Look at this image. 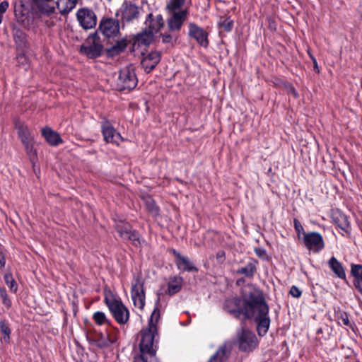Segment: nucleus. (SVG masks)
Masks as SVG:
<instances>
[{
    "instance_id": "34",
    "label": "nucleus",
    "mask_w": 362,
    "mask_h": 362,
    "mask_svg": "<svg viewBox=\"0 0 362 362\" xmlns=\"http://www.w3.org/2000/svg\"><path fill=\"white\" fill-rule=\"evenodd\" d=\"M186 0H168L166 4L167 11H181Z\"/></svg>"
},
{
    "instance_id": "45",
    "label": "nucleus",
    "mask_w": 362,
    "mask_h": 362,
    "mask_svg": "<svg viewBox=\"0 0 362 362\" xmlns=\"http://www.w3.org/2000/svg\"><path fill=\"white\" fill-rule=\"evenodd\" d=\"M16 60H17V63L19 66H28V59L24 54L21 53V54H18L16 57Z\"/></svg>"
},
{
    "instance_id": "8",
    "label": "nucleus",
    "mask_w": 362,
    "mask_h": 362,
    "mask_svg": "<svg viewBox=\"0 0 362 362\" xmlns=\"http://www.w3.org/2000/svg\"><path fill=\"white\" fill-rule=\"evenodd\" d=\"M237 344L243 352H251L258 345L256 335L250 330L242 327L237 333Z\"/></svg>"
},
{
    "instance_id": "20",
    "label": "nucleus",
    "mask_w": 362,
    "mask_h": 362,
    "mask_svg": "<svg viewBox=\"0 0 362 362\" xmlns=\"http://www.w3.org/2000/svg\"><path fill=\"white\" fill-rule=\"evenodd\" d=\"M117 329H111L107 331V334L100 333L95 339V344L100 348L108 347L115 343L117 339Z\"/></svg>"
},
{
    "instance_id": "21",
    "label": "nucleus",
    "mask_w": 362,
    "mask_h": 362,
    "mask_svg": "<svg viewBox=\"0 0 362 362\" xmlns=\"http://www.w3.org/2000/svg\"><path fill=\"white\" fill-rule=\"evenodd\" d=\"M145 24L146 25L145 29L151 31V33L154 35L163 27L164 21L161 15L158 14L154 16L152 13H149L147 16Z\"/></svg>"
},
{
    "instance_id": "3",
    "label": "nucleus",
    "mask_w": 362,
    "mask_h": 362,
    "mask_svg": "<svg viewBox=\"0 0 362 362\" xmlns=\"http://www.w3.org/2000/svg\"><path fill=\"white\" fill-rule=\"evenodd\" d=\"M254 300L256 304L254 307L253 315L250 318H253L257 322V330L259 336H264L269 328L270 318L268 316L269 306L265 301L263 293L262 296L253 295Z\"/></svg>"
},
{
    "instance_id": "54",
    "label": "nucleus",
    "mask_w": 362,
    "mask_h": 362,
    "mask_svg": "<svg viewBox=\"0 0 362 362\" xmlns=\"http://www.w3.org/2000/svg\"><path fill=\"white\" fill-rule=\"evenodd\" d=\"M244 281H244V279H240L237 280V281H236V284H237V285H240V284H241V283H243Z\"/></svg>"
},
{
    "instance_id": "51",
    "label": "nucleus",
    "mask_w": 362,
    "mask_h": 362,
    "mask_svg": "<svg viewBox=\"0 0 362 362\" xmlns=\"http://www.w3.org/2000/svg\"><path fill=\"white\" fill-rule=\"evenodd\" d=\"M310 54V58H311V59H312V61L313 62L314 69L317 72H319L318 66H317V63L316 59L311 54Z\"/></svg>"
},
{
    "instance_id": "42",
    "label": "nucleus",
    "mask_w": 362,
    "mask_h": 362,
    "mask_svg": "<svg viewBox=\"0 0 362 362\" xmlns=\"http://www.w3.org/2000/svg\"><path fill=\"white\" fill-rule=\"evenodd\" d=\"M0 331L5 335L4 337V341L8 342L10 339L11 329L8 326L2 321L0 322Z\"/></svg>"
},
{
    "instance_id": "11",
    "label": "nucleus",
    "mask_w": 362,
    "mask_h": 362,
    "mask_svg": "<svg viewBox=\"0 0 362 362\" xmlns=\"http://www.w3.org/2000/svg\"><path fill=\"white\" fill-rule=\"evenodd\" d=\"M119 21L112 18H103L98 30L106 38L115 37L119 34Z\"/></svg>"
},
{
    "instance_id": "32",
    "label": "nucleus",
    "mask_w": 362,
    "mask_h": 362,
    "mask_svg": "<svg viewBox=\"0 0 362 362\" xmlns=\"http://www.w3.org/2000/svg\"><path fill=\"white\" fill-rule=\"evenodd\" d=\"M132 229V227L128 223L120 221L115 225V230L123 240L126 238V236Z\"/></svg>"
},
{
    "instance_id": "26",
    "label": "nucleus",
    "mask_w": 362,
    "mask_h": 362,
    "mask_svg": "<svg viewBox=\"0 0 362 362\" xmlns=\"http://www.w3.org/2000/svg\"><path fill=\"white\" fill-rule=\"evenodd\" d=\"M42 134L47 143L51 146H55L63 143V140L60 137V135L49 127L43 128L42 129Z\"/></svg>"
},
{
    "instance_id": "6",
    "label": "nucleus",
    "mask_w": 362,
    "mask_h": 362,
    "mask_svg": "<svg viewBox=\"0 0 362 362\" xmlns=\"http://www.w3.org/2000/svg\"><path fill=\"white\" fill-rule=\"evenodd\" d=\"M138 83V80L132 66H128L120 70L117 80V89L119 91L131 90L134 89Z\"/></svg>"
},
{
    "instance_id": "4",
    "label": "nucleus",
    "mask_w": 362,
    "mask_h": 362,
    "mask_svg": "<svg viewBox=\"0 0 362 362\" xmlns=\"http://www.w3.org/2000/svg\"><path fill=\"white\" fill-rule=\"evenodd\" d=\"M78 0H30L33 9H37L40 13L45 15H50L55 11V6L62 15L69 13L74 9Z\"/></svg>"
},
{
    "instance_id": "52",
    "label": "nucleus",
    "mask_w": 362,
    "mask_h": 362,
    "mask_svg": "<svg viewBox=\"0 0 362 362\" xmlns=\"http://www.w3.org/2000/svg\"><path fill=\"white\" fill-rule=\"evenodd\" d=\"M135 362H147V359L145 356L140 355L139 357L135 361Z\"/></svg>"
},
{
    "instance_id": "31",
    "label": "nucleus",
    "mask_w": 362,
    "mask_h": 362,
    "mask_svg": "<svg viewBox=\"0 0 362 362\" xmlns=\"http://www.w3.org/2000/svg\"><path fill=\"white\" fill-rule=\"evenodd\" d=\"M334 222L337 226L346 233L351 231V225L348 221V218L344 214H339L338 216L333 218Z\"/></svg>"
},
{
    "instance_id": "24",
    "label": "nucleus",
    "mask_w": 362,
    "mask_h": 362,
    "mask_svg": "<svg viewBox=\"0 0 362 362\" xmlns=\"http://www.w3.org/2000/svg\"><path fill=\"white\" fill-rule=\"evenodd\" d=\"M153 36L151 31L144 29L134 37V46H148L153 42Z\"/></svg>"
},
{
    "instance_id": "38",
    "label": "nucleus",
    "mask_w": 362,
    "mask_h": 362,
    "mask_svg": "<svg viewBox=\"0 0 362 362\" xmlns=\"http://www.w3.org/2000/svg\"><path fill=\"white\" fill-rule=\"evenodd\" d=\"M145 204L148 212H150L154 216L158 215L159 209L156 206L155 202L151 197H148L146 199Z\"/></svg>"
},
{
    "instance_id": "46",
    "label": "nucleus",
    "mask_w": 362,
    "mask_h": 362,
    "mask_svg": "<svg viewBox=\"0 0 362 362\" xmlns=\"http://www.w3.org/2000/svg\"><path fill=\"white\" fill-rule=\"evenodd\" d=\"M9 6V4L7 1H4L0 3V24L3 20V14L6 11Z\"/></svg>"
},
{
    "instance_id": "36",
    "label": "nucleus",
    "mask_w": 362,
    "mask_h": 362,
    "mask_svg": "<svg viewBox=\"0 0 362 362\" xmlns=\"http://www.w3.org/2000/svg\"><path fill=\"white\" fill-rule=\"evenodd\" d=\"M4 281L6 285L9 287L10 291L13 293H16L18 290V285L11 273L5 274Z\"/></svg>"
},
{
    "instance_id": "25",
    "label": "nucleus",
    "mask_w": 362,
    "mask_h": 362,
    "mask_svg": "<svg viewBox=\"0 0 362 362\" xmlns=\"http://www.w3.org/2000/svg\"><path fill=\"white\" fill-rule=\"evenodd\" d=\"M15 127L22 144L32 141L33 140V136H32L28 126L25 124L24 122L16 121L15 122Z\"/></svg>"
},
{
    "instance_id": "49",
    "label": "nucleus",
    "mask_w": 362,
    "mask_h": 362,
    "mask_svg": "<svg viewBox=\"0 0 362 362\" xmlns=\"http://www.w3.org/2000/svg\"><path fill=\"white\" fill-rule=\"evenodd\" d=\"M288 93L292 94L294 98H298V94L297 91L296 90V89L293 86H290L288 88Z\"/></svg>"
},
{
    "instance_id": "41",
    "label": "nucleus",
    "mask_w": 362,
    "mask_h": 362,
    "mask_svg": "<svg viewBox=\"0 0 362 362\" xmlns=\"http://www.w3.org/2000/svg\"><path fill=\"white\" fill-rule=\"evenodd\" d=\"M160 36L163 43H168L173 45L177 41V37L170 33H163L161 34Z\"/></svg>"
},
{
    "instance_id": "2",
    "label": "nucleus",
    "mask_w": 362,
    "mask_h": 362,
    "mask_svg": "<svg viewBox=\"0 0 362 362\" xmlns=\"http://www.w3.org/2000/svg\"><path fill=\"white\" fill-rule=\"evenodd\" d=\"M159 320L160 310L156 308L151 315L148 326L140 331L141 337L139 343L141 355L148 354L153 357L156 356L159 338L157 327Z\"/></svg>"
},
{
    "instance_id": "22",
    "label": "nucleus",
    "mask_w": 362,
    "mask_h": 362,
    "mask_svg": "<svg viewBox=\"0 0 362 362\" xmlns=\"http://www.w3.org/2000/svg\"><path fill=\"white\" fill-rule=\"evenodd\" d=\"M173 253L177 258L175 263L179 269L187 272L197 271V269L192 264L189 258L182 255L175 250H173Z\"/></svg>"
},
{
    "instance_id": "35",
    "label": "nucleus",
    "mask_w": 362,
    "mask_h": 362,
    "mask_svg": "<svg viewBox=\"0 0 362 362\" xmlns=\"http://www.w3.org/2000/svg\"><path fill=\"white\" fill-rule=\"evenodd\" d=\"M25 147L27 155L28 156L30 160L32 162H34L37 158L36 151L34 149L33 146V140L32 141H28L23 144Z\"/></svg>"
},
{
    "instance_id": "53",
    "label": "nucleus",
    "mask_w": 362,
    "mask_h": 362,
    "mask_svg": "<svg viewBox=\"0 0 362 362\" xmlns=\"http://www.w3.org/2000/svg\"><path fill=\"white\" fill-rule=\"evenodd\" d=\"M225 256V253L223 251H219L218 252H217L216 254V258L217 259H219V258H223Z\"/></svg>"
},
{
    "instance_id": "28",
    "label": "nucleus",
    "mask_w": 362,
    "mask_h": 362,
    "mask_svg": "<svg viewBox=\"0 0 362 362\" xmlns=\"http://www.w3.org/2000/svg\"><path fill=\"white\" fill-rule=\"evenodd\" d=\"M351 274L355 277L354 285L362 295V265L352 264Z\"/></svg>"
},
{
    "instance_id": "40",
    "label": "nucleus",
    "mask_w": 362,
    "mask_h": 362,
    "mask_svg": "<svg viewBox=\"0 0 362 362\" xmlns=\"http://www.w3.org/2000/svg\"><path fill=\"white\" fill-rule=\"evenodd\" d=\"M0 297L2 300V303L8 308L11 307V300L8 296L6 291L4 288H0Z\"/></svg>"
},
{
    "instance_id": "13",
    "label": "nucleus",
    "mask_w": 362,
    "mask_h": 362,
    "mask_svg": "<svg viewBox=\"0 0 362 362\" xmlns=\"http://www.w3.org/2000/svg\"><path fill=\"white\" fill-rule=\"evenodd\" d=\"M76 18L79 25L84 30H90L97 24V16L95 12L88 8H79L76 12Z\"/></svg>"
},
{
    "instance_id": "10",
    "label": "nucleus",
    "mask_w": 362,
    "mask_h": 362,
    "mask_svg": "<svg viewBox=\"0 0 362 362\" xmlns=\"http://www.w3.org/2000/svg\"><path fill=\"white\" fill-rule=\"evenodd\" d=\"M131 294L134 305L139 309H143L145 305V293L141 275L134 276Z\"/></svg>"
},
{
    "instance_id": "23",
    "label": "nucleus",
    "mask_w": 362,
    "mask_h": 362,
    "mask_svg": "<svg viewBox=\"0 0 362 362\" xmlns=\"http://www.w3.org/2000/svg\"><path fill=\"white\" fill-rule=\"evenodd\" d=\"M257 262L254 259L250 258L244 267L238 268L235 273L238 275H243L248 279H252L257 271Z\"/></svg>"
},
{
    "instance_id": "47",
    "label": "nucleus",
    "mask_w": 362,
    "mask_h": 362,
    "mask_svg": "<svg viewBox=\"0 0 362 362\" xmlns=\"http://www.w3.org/2000/svg\"><path fill=\"white\" fill-rule=\"evenodd\" d=\"M339 323H342L344 325L349 326L350 325V322L349 320V317L347 313H341L339 316Z\"/></svg>"
},
{
    "instance_id": "14",
    "label": "nucleus",
    "mask_w": 362,
    "mask_h": 362,
    "mask_svg": "<svg viewBox=\"0 0 362 362\" xmlns=\"http://www.w3.org/2000/svg\"><path fill=\"white\" fill-rule=\"evenodd\" d=\"M168 12L169 13V17L167 20V24L169 30L171 32L179 31L187 18L188 13L187 11L185 9Z\"/></svg>"
},
{
    "instance_id": "12",
    "label": "nucleus",
    "mask_w": 362,
    "mask_h": 362,
    "mask_svg": "<svg viewBox=\"0 0 362 362\" xmlns=\"http://www.w3.org/2000/svg\"><path fill=\"white\" fill-rule=\"evenodd\" d=\"M305 247L315 253L322 250L325 247L323 237L317 232H309L302 237Z\"/></svg>"
},
{
    "instance_id": "19",
    "label": "nucleus",
    "mask_w": 362,
    "mask_h": 362,
    "mask_svg": "<svg viewBox=\"0 0 362 362\" xmlns=\"http://www.w3.org/2000/svg\"><path fill=\"white\" fill-rule=\"evenodd\" d=\"M160 53L157 51L151 52L146 54H143L141 66L146 73L151 72L160 61Z\"/></svg>"
},
{
    "instance_id": "33",
    "label": "nucleus",
    "mask_w": 362,
    "mask_h": 362,
    "mask_svg": "<svg viewBox=\"0 0 362 362\" xmlns=\"http://www.w3.org/2000/svg\"><path fill=\"white\" fill-rule=\"evenodd\" d=\"M13 38L16 45L20 47H23L26 45V35L24 32L19 29H13Z\"/></svg>"
},
{
    "instance_id": "50",
    "label": "nucleus",
    "mask_w": 362,
    "mask_h": 362,
    "mask_svg": "<svg viewBox=\"0 0 362 362\" xmlns=\"http://www.w3.org/2000/svg\"><path fill=\"white\" fill-rule=\"evenodd\" d=\"M6 258L4 254L0 252V267L2 268L5 266Z\"/></svg>"
},
{
    "instance_id": "30",
    "label": "nucleus",
    "mask_w": 362,
    "mask_h": 362,
    "mask_svg": "<svg viewBox=\"0 0 362 362\" xmlns=\"http://www.w3.org/2000/svg\"><path fill=\"white\" fill-rule=\"evenodd\" d=\"M329 266L332 272L341 279H344L346 276L344 268L341 264L334 257H332L329 260Z\"/></svg>"
},
{
    "instance_id": "48",
    "label": "nucleus",
    "mask_w": 362,
    "mask_h": 362,
    "mask_svg": "<svg viewBox=\"0 0 362 362\" xmlns=\"http://www.w3.org/2000/svg\"><path fill=\"white\" fill-rule=\"evenodd\" d=\"M289 293L294 298H299L302 294L301 291L296 286H291Z\"/></svg>"
},
{
    "instance_id": "27",
    "label": "nucleus",
    "mask_w": 362,
    "mask_h": 362,
    "mask_svg": "<svg viewBox=\"0 0 362 362\" xmlns=\"http://www.w3.org/2000/svg\"><path fill=\"white\" fill-rule=\"evenodd\" d=\"M127 47V40L122 39L117 40L115 45L106 49V54L108 57H113L124 51Z\"/></svg>"
},
{
    "instance_id": "44",
    "label": "nucleus",
    "mask_w": 362,
    "mask_h": 362,
    "mask_svg": "<svg viewBox=\"0 0 362 362\" xmlns=\"http://www.w3.org/2000/svg\"><path fill=\"white\" fill-rule=\"evenodd\" d=\"M221 26L224 29V30L229 32L232 30L233 26V21L230 18H226L221 23Z\"/></svg>"
},
{
    "instance_id": "17",
    "label": "nucleus",
    "mask_w": 362,
    "mask_h": 362,
    "mask_svg": "<svg viewBox=\"0 0 362 362\" xmlns=\"http://www.w3.org/2000/svg\"><path fill=\"white\" fill-rule=\"evenodd\" d=\"M189 36L204 47L209 45L208 33L194 23H189Z\"/></svg>"
},
{
    "instance_id": "7",
    "label": "nucleus",
    "mask_w": 362,
    "mask_h": 362,
    "mask_svg": "<svg viewBox=\"0 0 362 362\" xmlns=\"http://www.w3.org/2000/svg\"><path fill=\"white\" fill-rule=\"evenodd\" d=\"M105 303L117 323L126 324L129 318V313L122 302L115 298L106 297Z\"/></svg>"
},
{
    "instance_id": "5",
    "label": "nucleus",
    "mask_w": 362,
    "mask_h": 362,
    "mask_svg": "<svg viewBox=\"0 0 362 362\" xmlns=\"http://www.w3.org/2000/svg\"><path fill=\"white\" fill-rule=\"evenodd\" d=\"M14 16L16 21L24 28H30L35 21L34 13L30 9L27 0H16Z\"/></svg>"
},
{
    "instance_id": "15",
    "label": "nucleus",
    "mask_w": 362,
    "mask_h": 362,
    "mask_svg": "<svg viewBox=\"0 0 362 362\" xmlns=\"http://www.w3.org/2000/svg\"><path fill=\"white\" fill-rule=\"evenodd\" d=\"M119 12L122 22L132 23L139 18L140 8L132 2L124 1Z\"/></svg>"
},
{
    "instance_id": "1",
    "label": "nucleus",
    "mask_w": 362,
    "mask_h": 362,
    "mask_svg": "<svg viewBox=\"0 0 362 362\" xmlns=\"http://www.w3.org/2000/svg\"><path fill=\"white\" fill-rule=\"evenodd\" d=\"M262 296V292L252 284L245 285L242 288V299L234 297L226 300L224 309L229 313L233 314L239 318L240 315H244L245 319H249L254 313V307L256 304L253 295Z\"/></svg>"
},
{
    "instance_id": "18",
    "label": "nucleus",
    "mask_w": 362,
    "mask_h": 362,
    "mask_svg": "<svg viewBox=\"0 0 362 362\" xmlns=\"http://www.w3.org/2000/svg\"><path fill=\"white\" fill-rule=\"evenodd\" d=\"M233 343L231 341H225L223 344L219 346L216 353L210 357L208 362L226 361L231 353Z\"/></svg>"
},
{
    "instance_id": "37",
    "label": "nucleus",
    "mask_w": 362,
    "mask_h": 362,
    "mask_svg": "<svg viewBox=\"0 0 362 362\" xmlns=\"http://www.w3.org/2000/svg\"><path fill=\"white\" fill-rule=\"evenodd\" d=\"M124 240H129L135 246L141 245V236L134 229H132Z\"/></svg>"
},
{
    "instance_id": "39",
    "label": "nucleus",
    "mask_w": 362,
    "mask_h": 362,
    "mask_svg": "<svg viewBox=\"0 0 362 362\" xmlns=\"http://www.w3.org/2000/svg\"><path fill=\"white\" fill-rule=\"evenodd\" d=\"M93 319L99 325L108 322L105 314L101 311L95 312L93 315Z\"/></svg>"
},
{
    "instance_id": "9",
    "label": "nucleus",
    "mask_w": 362,
    "mask_h": 362,
    "mask_svg": "<svg viewBox=\"0 0 362 362\" xmlns=\"http://www.w3.org/2000/svg\"><path fill=\"white\" fill-rule=\"evenodd\" d=\"M103 47L97 33L90 35L86 42L81 46V53L86 55L88 58H97L102 54Z\"/></svg>"
},
{
    "instance_id": "29",
    "label": "nucleus",
    "mask_w": 362,
    "mask_h": 362,
    "mask_svg": "<svg viewBox=\"0 0 362 362\" xmlns=\"http://www.w3.org/2000/svg\"><path fill=\"white\" fill-rule=\"evenodd\" d=\"M182 278L179 276H173L170 279L168 284V294L173 296L178 293L182 288Z\"/></svg>"
},
{
    "instance_id": "16",
    "label": "nucleus",
    "mask_w": 362,
    "mask_h": 362,
    "mask_svg": "<svg viewBox=\"0 0 362 362\" xmlns=\"http://www.w3.org/2000/svg\"><path fill=\"white\" fill-rule=\"evenodd\" d=\"M101 128L104 139L106 142L119 145L123 141L120 134L115 130L108 121L103 122Z\"/></svg>"
},
{
    "instance_id": "43",
    "label": "nucleus",
    "mask_w": 362,
    "mask_h": 362,
    "mask_svg": "<svg viewBox=\"0 0 362 362\" xmlns=\"http://www.w3.org/2000/svg\"><path fill=\"white\" fill-rule=\"evenodd\" d=\"M293 224L298 238H300L301 235L302 237L304 236V234L306 233L305 232L304 228L300 222L297 218H295L293 220Z\"/></svg>"
}]
</instances>
